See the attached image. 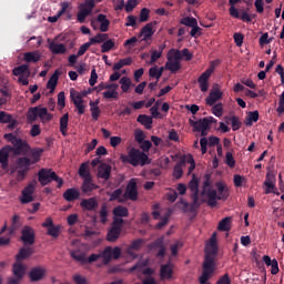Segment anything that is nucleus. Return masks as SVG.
<instances>
[{
	"label": "nucleus",
	"mask_w": 284,
	"mask_h": 284,
	"mask_svg": "<svg viewBox=\"0 0 284 284\" xmlns=\"http://www.w3.org/2000/svg\"><path fill=\"white\" fill-rule=\"evenodd\" d=\"M37 187V181L32 180L28 186H26L22 190V197L20 199V202L26 205V203H32V201H34V197L32 196V194H34V190Z\"/></svg>",
	"instance_id": "9b49d317"
},
{
	"label": "nucleus",
	"mask_w": 284,
	"mask_h": 284,
	"mask_svg": "<svg viewBox=\"0 0 284 284\" xmlns=\"http://www.w3.org/2000/svg\"><path fill=\"white\" fill-rule=\"evenodd\" d=\"M153 247H159L156 256L163 258L165 256V246L163 245V239H158L153 242Z\"/></svg>",
	"instance_id": "a19ab883"
},
{
	"label": "nucleus",
	"mask_w": 284,
	"mask_h": 284,
	"mask_svg": "<svg viewBox=\"0 0 284 284\" xmlns=\"http://www.w3.org/2000/svg\"><path fill=\"white\" fill-rule=\"evenodd\" d=\"M277 112H278V114H284V91L280 95Z\"/></svg>",
	"instance_id": "774afa93"
},
{
	"label": "nucleus",
	"mask_w": 284,
	"mask_h": 284,
	"mask_svg": "<svg viewBox=\"0 0 284 284\" xmlns=\"http://www.w3.org/2000/svg\"><path fill=\"white\" fill-rule=\"evenodd\" d=\"M221 99H223V92H221V90L214 88L209 97L205 99V103L206 105H214L216 103V101H221Z\"/></svg>",
	"instance_id": "aec40b11"
},
{
	"label": "nucleus",
	"mask_w": 284,
	"mask_h": 284,
	"mask_svg": "<svg viewBox=\"0 0 284 284\" xmlns=\"http://www.w3.org/2000/svg\"><path fill=\"white\" fill-rule=\"evenodd\" d=\"M38 181L42 186L49 185V183L55 181L58 189L63 187V179L59 178L52 169H40L38 172Z\"/></svg>",
	"instance_id": "20e7f679"
},
{
	"label": "nucleus",
	"mask_w": 284,
	"mask_h": 284,
	"mask_svg": "<svg viewBox=\"0 0 284 284\" xmlns=\"http://www.w3.org/2000/svg\"><path fill=\"white\" fill-rule=\"evenodd\" d=\"M92 12L83 7H80V11L77 14V19L79 23H85V19L90 17Z\"/></svg>",
	"instance_id": "79ce46f5"
},
{
	"label": "nucleus",
	"mask_w": 284,
	"mask_h": 284,
	"mask_svg": "<svg viewBox=\"0 0 284 284\" xmlns=\"http://www.w3.org/2000/svg\"><path fill=\"white\" fill-rule=\"evenodd\" d=\"M70 256H71V258H73V261H77L78 263H82V265L88 263L85 253H83L81 250L70 251Z\"/></svg>",
	"instance_id": "c756f323"
},
{
	"label": "nucleus",
	"mask_w": 284,
	"mask_h": 284,
	"mask_svg": "<svg viewBox=\"0 0 284 284\" xmlns=\"http://www.w3.org/2000/svg\"><path fill=\"white\" fill-rule=\"evenodd\" d=\"M114 45H115L114 40L108 38L101 45V52L102 53L110 52V50H112Z\"/></svg>",
	"instance_id": "3c124183"
},
{
	"label": "nucleus",
	"mask_w": 284,
	"mask_h": 284,
	"mask_svg": "<svg viewBox=\"0 0 284 284\" xmlns=\"http://www.w3.org/2000/svg\"><path fill=\"white\" fill-rule=\"evenodd\" d=\"M150 19V9L143 8L140 11V23H145Z\"/></svg>",
	"instance_id": "bf43d9fd"
},
{
	"label": "nucleus",
	"mask_w": 284,
	"mask_h": 284,
	"mask_svg": "<svg viewBox=\"0 0 284 284\" xmlns=\"http://www.w3.org/2000/svg\"><path fill=\"white\" fill-rule=\"evenodd\" d=\"M233 39L237 48H241V45H243V40L245 39V36H243V33L236 32L234 33Z\"/></svg>",
	"instance_id": "338daca9"
},
{
	"label": "nucleus",
	"mask_w": 284,
	"mask_h": 284,
	"mask_svg": "<svg viewBox=\"0 0 284 284\" xmlns=\"http://www.w3.org/2000/svg\"><path fill=\"white\" fill-rule=\"evenodd\" d=\"M123 196L126 201H136L139 199V186L136 179H131L129 181Z\"/></svg>",
	"instance_id": "1a4fd4ad"
},
{
	"label": "nucleus",
	"mask_w": 284,
	"mask_h": 284,
	"mask_svg": "<svg viewBox=\"0 0 284 284\" xmlns=\"http://www.w3.org/2000/svg\"><path fill=\"white\" fill-rule=\"evenodd\" d=\"M136 6H139V0H128L124 10L125 12L130 13L134 10V8H136Z\"/></svg>",
	"instance_id": "052dcab7"
},
{
	"label": "nucleus",
	"mask_w": 284,
	"mask_h": 284,
	"mask_svg": "<svg viewBox=\"0 0 284 284\" xmlns=\"http://www.w3.org/2000/svg\"><path fill=\"white\" fill-rule=\"evenodd\" d=\"M100 255H101V258H103V265H110V261H112V247L111 246L105 247Z\"/></svg>",
	"instance_id": "37998d69"
},
{
	"label": "nucleus",
	"mask_w": 284,
	"mask_h": 284,
	"mask_svg": "<svg viewBox=\"0 0 284 284\" xmlns=\"http://www.w3.org/2000/svg\"><path fill=\"white\" fill-rule=\"evenodd\" d=\"M60 74H61V72H59V70H55L54 73L52 74V77L49 79V81L47 83V88H48V90H51V92H54V90L57 88V83H59Z\"/></svg>",
	"instance_id": "f704fd0d"
},
{
	"label": "nucleus",
	"mask_w": 284,
	"mask_h": 284,
	"mask_svg": "<svg viewBox=\"0 0 284 284\" xmlns=\"http://www.w3.org/2000/svg\"><path fill=\"white\" fill-rule=\"evenodd\" d=\"M94 190H99V185L92 182V178L83 180L81 185V192L83 194L87 196H92V192H94Z\"/></svg>",
	"instance_id": "f3484780"
},
{
	"label": "nucleus",
	"mask_w": 284,
	"mask_h": 284,
	"mask_svg": "<svg viewBox=\"0 0 284 284\" xmlns=\"http://www.w3.org/2000/svg\"><path fill=\"white\" fill-rule=\"evenodd\" d=\"M265 185V194H276L277 196L281 194L278 193V189H276V185L273 183V184H270V183H266L264 184Z\"/></svg>",
	"instance_id": "13d9d810"
},
{
	"label": "nucleus",
	"mask_w": 284,
	"mask_h": 284,
	"mask_svg": "<svg viewBox=\"0 0 284 284\" xmlns=\"http://www.w3.org/2000/svg\"><path fill=\"white\" fill-rule=\"evenodd\" d=\"M110 39V36L108 33H98L95 37L90 38L89 42L91 45H94L97 43H103Z\"/></svg>",
	"instance_id": "ea45409f"
},
{
	"label": "nucleus",
	"mask_w": 284,
	"mask_h": 284,
	"mask_svg": "<svg viewBox=\"0 0 284 284\" xmlns=\"http://www.w3.org/2000/svg\"><path fill=\"white\" fill-rule=\"evenodd\" d=\"M45 276V268L41 266H37L31 268L29 272V278L31 283H37L39 281H43V277Z\"/></svg>",
	"instance_id": "a211bd4d"
},
{
	"label": "nucleus",
	"mask_w": 284,
	"mask_h": 284,
	"mask_svg": "<svg viewBox=\"0 0 284 284\" xmlns=\"http://www.w3.org/2000/svg\"><path fill=\"white\" fill-rule=\"evenodd\" d=\"M12 114L7 113L6 111H0V123H11Z\"/></svg>",
	"instance_id": "680f3d73"
},
{
	"label": "nucleus",
	"mask_w": 284,
	"mask_h": 284,
	"mask_svg": "<svg viewBox=\"0 0 284 284\" xmlns=\"http://www.w3.org/2000/svg\"><path fill=\"white\" fill-rule=\"evenodd\" d=\"M47 234L53 239H59V234H61V227L53 224L48 229Z\"/></svg>",
	"instance_id": "6e6d98bb"
},
{
	"label": "nucleus",
	"mask_w": 284,
	"mask_h": 284,
	"mask_svg": "<svg viewBox=\"0 0 284 284\" xmlns=\"http://www.w3.org/2000/svg\"><path fill=\"white\" fill-rule=\"evenodd\" d=\"M95 6H97L95 0H85L84 3L80 4L81 8L90 10V12H92V10H94Z\"/></svg>",
	"instance_id": "69168bd1"
},
{
	"label": "nucleus",
	"mask_w": 284,
	"mask_h": 284,
	"mask_svg": "<svg viewBox=\"0 0 284 284\" xmlns=\"http://www.w3.org/2000/svg\"><path fill=\"white\" fill-rule=\"evenodd\" d=\"M70 98H71V101L74 103V102H81L83 101V93L74 90V89H71L70 91Z\"/></svg>",
	"instance_id": "5fc2aeb1"
},
{
	"label": "nucleus",
	"mask_w": 284,
	"mask_h": 284,
	"mask_svg": "<svg viewBox=\"0 0 284 284\" xmlns=\"http://www.w3.org/2000/svg\"><path fill=\"white\" fill-rule=\"evenodd\" d=\"M4 139L13 145L12 152H14V154H28L30 144H28L26 140L14 135V133L4 134Z\"/></svg>",
	"instance_id": "39448f33"
},
{
	"label": "nucleus",
	"mask_w": 284,
	"mask_h": 284,
	"mask_svg": "<svg viewBox=\"0 0 284 284\" xmlns=\"http://www.w3.org/2000/svg\"><path fill=\"white\" fill-rule=\"evenodd\" d=\"M11 152H12V145H6L0 149V164L2 170H8Z\"/></svg>",
	"instance_id": "2eb2a0df"
},
{
	"label": "nucleus",
	"mask_w": 284,
	"mask_h": 284,
	"mask_svg": "<svg viewBox=\"0 0 284 284\" xmlns=\"http://www.w3.org/2000/svg\"><path fill=\"white\" fill-rule=\"evenodd\" d=\"M163 67L159 68L158 65H154L149 70V77L151 79H156V81H159V79L163 77Z\"/></svg>",
	"instance_id": "4c0bfd02"
},
{
	"label": "nucleus",
	"mask_w": 284,
	"mask_h": 284,
	"mask_svg": "<svg viewBox=\"0 0 284 284\" xmlns=\"http://www.w3.org/2000/svg\"><path fill=\"white\" fill-rule=\"evenodd\" d=\"M80 206L87 212H94L99 207V200L97 197L83 199Z\"/></svg>",
	"instance_id": "dca6fc26"
},
{
	"label": "nucleus",
	"mask_w": 284,
	"mask_h": 284,
	"mask_svg": "<svg viewBox=\"0 0 284 284\" xmlns=\"http://www.w3.org/2000/svg\"><path fill=\"white\" fill-rule=\"evenodd\" d=\"M34 254V250L32 247H22L19 250V253L16 255V261L21 263V261H26V258H30Z\"/></svg>",
	"instance_id": "5701e85b"
},
{
	"label": "nucleus",
	"mask_w": 284,
	"mask_h": 284,
	"mask_svg": "<svg viewBox=\"0 0 284 284\" xmlns=\"http://www.w3.org/2000/svg\"><path fill=\"white\" fill-rule=\"evenodd\" d=\"M62 196L64 201L72 203L73 201L79 200V196H81V192H79V190H77L75 187H71L68 189Z\"/></svg>",
	"instance_id": "4be33fe9"
},
{
	"label": "nucleus",
	"mask_w": 284,
	"mask_h": 284,
	"mask_svg": "<svg viewBox=\"0 0 284 284\" xmlns=\"http://www.w3.org/2000/svg\"><path fill=\"white\" fill-rule=\"evenodd\" d=\"M122 163H129L130 165H133V168H136L138 165H148L150 164L149 156L144 152H141V150L132 148L128 155L122 154L120 156Z\"/></svg>",
	"instance_id": "f03ea898"
},
{
	"label": "nucleus",
	"mask_w": 284,
	"mask_h": 284,
	"mask_svg": "<svg viewBox=\"0 0 284 284\" xmlns=\"http://www.w3.org/2000/svg\"><path fill=\"white\" fill-rule=\"evenodd\" d=\"M202 274L199 278L200 284H210L207 283L212 277V274L216 271V263L210 257L206 256V260L202 264Z\"/></svg>",
	"instance_id": "423d86ee"
},
{
	"label": "nucleus",
	"mask_w": 284,
	"mask_h": 284,
	"mask_svg": "<svg viewBox=\"0 0 284 284\" xmlns=\"http://www.w3.org/2000/svg\"><path fill=\"white\" fill-rule=\"evenodd\" d=\"M26 63H39L41 61V53L39 51H29L23 54Z\"/></svg>",
	"instance_id": "b1692460"
},
{
	"label": "nucleus",
	"mask_w": 284,
	"mask_h": 284,
	"mask_svg": "<svg viewBox=\"0 0 284 284\" xmlns=\"http://www.w3.org/2000/svg\"><path fill=\"white\" fill-rule=\"evenodd\" d=\"M12 273L16 278H23L26 276V265L17 262L12 265Z\"/></svg>",
	"instance_id": "bb28decb"
},
{
	"label": "nucleus",
	"mask_w": 284,
	"mask_h": 284,
	"mask_svg": "<svg viewBox=\"0 0 284 284\" xmlns=\"http://www.w3.org/2000/svg\"><path fill=\"white\" fill-rule=\"evenodd\" d=\"M98 23H100V31L108 32L110 30V20H108V16L100 13L97 17Z\"/></svg>",
	"instance_id": "cd10ccee"
},
{
	"label": "nucleus",
	"mask_w": 284,
	"mask_h": 284,
	"mask_svg": "<svg viewBox=\"0 0 284 284\" xmlns=\"http://www.w3.org/2000/svg\"><path fill=\"white\" fill-rule=\"evenodd\" d=\"M189 190L191 192L192 206L191 210H196L201 207V203L199 202V179L196 175L192 176V180L189 182Z\"/></svg>",
	"instance_id": "6e6552de"
},
{
	"label": "nucleus",
	"mask_w": 284,
	"mask_h": 284,
	"mask_svg": "<svg viewBox=\"0 0 284 284\" xmlns=\"http://www.w3.org/2000/svg\"><path fill=\"white\" fill-rule=\"evenodd\" d=\"M178 207L182 210V212H196V210H192V204L187 203L183 197L176 203Z\"/></svg>",
	"instance_id": "a18cd8bd"
},
{
	"label": "nucleus",
	"mask_w": 284,
	"mask_h": 284,
	"mask_svg": "<svg viewBox=\"0 0 284 284\" xmlns=\"http://www.w3.org/2000/svg\"><path fill=\"white\" fill-rule=\"evenodd\" d=\"M152 28H153V24L148 23L141 29L140 37H143L142 41H148L149 39H152V36L154 34V31L152 30Z\"/></svg>",
	"instance_id": "7c9ffc66"
},
{
	"label": "nucleus",
	"mask_w": 284,
	"mask_h": 284,
	"mask_svg": "<svg viewBox=\"0 0 284 284\" xmlns=\"http://www.w3.org/2000/svg\"><path fill=\"white\" fill-rule=\"evenodd\" d=\"M217 230L220 232H230L232 230V217L227 216L221 220Z\"/></svg>",
	"instance_id": "72a5a7b5"
},
{
	"label": "nucleus",
	"mask_w": 284,
	"mask_h": 284,
	"mask_svg": "<svg viewBox=\"0 0 284 284\" xmlns=\"http://www.w3.org/2000/svg\"><path fill=\"white\" fill-rule=\"evenodd\" d=\"M180 23L182 26H186L187 28H193V26H196L199 21L196 20V18L185 17L181 19Z\"/></svg>",
	"instance_id": "8fccbe9b"
},
{
	"label": "nucleus",
	"mask_w": 284,
	"mask_h": 284,
	"mask_svg": "<svg viewBox=\"0 0 284 284\" xmlns=\"http://www.w3.org/2000/svg\"><path fill=\"white\" fill-rule=\"evenodd\" d=\"M113 215L123 219L130 216V211L123 205H118L113 209Z\"/></svg>",
	"instance_id": "e433bc0d"
},
{
	"label": "nucleus",
	"mask_w": 284,
	"mask_h": 284,
	"mask_svg": "<svg viewBox=\"0 0 284 284\" xmlns=\"http://www.w3.org/2000/svg\"><path fill=\"white\" fill-rule=\"evenodd\" d=\"M90 108H91V114H92V119L94 121H99V115L101 114V110L99 109V101L97 102H90L89 103Z\"/></svg>",
	"instance_id": "c03bdc74"
},
{
	"label": "nucleus",
	"mask_w": 284,
	"mask_h": 284,
	"mask_svg": "<svg viewBox=\"0 0 284 284\" xmlns=\"http://www.w3.org/2000/svg\"><path fill=\"white\" fill-rule=\"evenodd\" d=\"M225 163L229 165V168H236V161L234 160L232 152H226Z\"/></svg>",
	"instance_id": "0e129e2a"
},
{
	"label": "nucleus",
	"mask_w": 284,
	"mask_h": 284,
	"mask_svg": "<svg viewBox=\"0 0 284 284\" xmlns=\"http://www.w3.org/2000/svg\"><path fill=\"white\" fill-rule=\"evenodd\" d=\"M173 274H174V268L172 267V263H166L161 265L160 277L162 281H170Z\"/></svg>",
	"instance_id": "412c9836"
},
{
	"label": "nucleus",
	"mask_w": 284,
	"mask_h": 284,
	"mask_svg": "<svg viewBox=\"0 0 284 284\" xmlns=\"http://www.w3.org/2000/svg\"><path fill=\"white\" fill-rule=\"evenodd\" d=\"M230 121H231L233 132H236V131L241 130V125H243V123L241 122L239 116L232 115L230 118Z\"/></svg>",
	"instance_id": "603ef678"
},
{
	"label": "nucleus",
	"mask_w": 284,
	"mask_h": 284,
	"mask_svg": "<svg viewBox=\"0 0 284 284\" xmlns=\"http://www.w3.org/2000/svg\"><path fill=\"white\" fill-rule=\"evenodd\" d=\"M215 186L217 191L214 189H207L206 191L207 205L210 207H216V201H227V199H230V187H227V185L223 182H216Z\"/></svg>",
	"instance_id": "f257e3e1"
},
{
	"label": "nucleus",
	"mask_w": 284,
	"mask_h": 284,
	"mask_svg": "<svg viewBox=\"0 0 284 284\" xmlns=\"http://www.w3.org/2000/svg\"><path fill=\"white\" fill-rule=\"evenodd\" d=\"M98 179H102V181H110V178L112 176V165L102 162L98 166Z\"/></svg>",
	"instance_id": "4468645a"
},
{
	"label": "nucleus",
	"mask_w": 284,
	"mask_h": 284,
	"mask_svg": "<svg viewBox=\"0 0 284 284\" xmlns=\"http://www.w3.org/2000/svg\"><path fill=\"white\" fill-rule=\"evenodd\" d=\"M212 72H214V69L209 68L205 72H203L199 79L197 83L200 85L201 92H207L210 90V78L212 77Z\"/></svg>",
	"instance_id": "ddd939ff"
},
{
	"label": "nucleus",
	"mask_w": 284,
	"mask_h": 284,
	"mask_svg": "<svg viewBox=\"0 0 284 284\" xmlns=\"http://www.w3.org/2000/svg\"><path fill=\"white\" fill-rule=\"evenodd\" d=\"M37 119H40L42 123H48V121H52V113L48 112L47 108L33 106L29 108L27 113L28 123H34Z\"/></svg>",
	"instance_id": "7ed1b4c3"
},
{
	"label": "nucleus",
	"mask_w": 284,
	"mask_h": 284,
	"mask_svg": "<svg viewBox=\"0 0 284 284\" xmlns=\"http://www.w3.org/2000/svg\"><path fill=\"white\" fill-rule=\"evenodd\" d=\"M166 70L175 74L181 70V62L179 60H169L165 64Z\"/></svg>",
	"instance_id": "58836bf2"
},
{
	"label": "nucleus",
	"mask_w": 284,
	"mask_h": 284,
	"mask_svg": "<svg viewBox=\"0 0 284 284\" xmlns=\"http://www.w3.org/2000/svg\"><path fill=\"white\" fill-rule=\"evenodd\" d=\"M103 99H119V92L116 90H108L102 93Z\"/></svg>",
	"instance_id": "e2e57ef3"
},
{
	"label": "nucleus",
	"mask_w": 284,
	"mask_h": 284,
	"mask_svg": "<svg viewBox=\"0 0 284 284\" xmlns=\"http://www.w3.org/2000/svg\"><path fill=\"white\" fill-rule=\"evenodd\" d=\"M30 165H32V160L29 158H19L17 160V181H23L26 179V174L30 171Z\"/></svg>",
	"instance_id": "0eeeda50"
},
{
	"label": "nucleus",
	"mask_w": 284,
	"mask_h": 284,
	"mask_svg": "<svg viewBox=\"0 0 284 284\" xmlns=\"http://www.w3.org/2000/svg\"><path fill=\"white\" fill-rule=\"evenodd\" d=\"M79 176L85 181V179H92L90 171L88 170V163H82L79 168Z\"/></svg>",
	"instance_id": "49530a36"
},
{
	"label": "nucleus",
	"mask_w": 284,
	"mask_h": 284,
	"mask_svg": "<svg viewBox=\"0 0 284 284\" xmlns=\"http://www.w3.org/2000/svg\"><path fill=\"white\" fill-rule=\"evenodd\" d=\"M138 123L144 125L146 130H152V116L146 114H140L136 119Z\"/></svg>",
	"instance_id": "c9c22d12"
},
{
	"label": "nucleus",
	"mask_w": 284,
	"mask_h": 284,
	"mask_svg": "<svg viewBox=\"0 0 284 284\" xmlns=\"http://www.w3.org/2000/svg\"><path fill=\"white\" fill-rule=\"evenodd\" d=\"M190 125L193 128V132H201V136H207V130H210L207 119L203 118L197 121L191 119Z\"/></svg>",
	"instance_id": "9d476101"
},
{
	"label": "nucleus",
	"mask_w": 284,
	"mask_h": 284,
	"mask_svg": "<svg viewBox=\"0 0 284 284\" xmlns=\"http://www.w3.org/2000/svg\"><path fill=\"white\" fill-rule=\"evenodd\" d=\"M211 108H212V114H214V116H217V118L223 116V103L213 104Z\"/></svg>",
	"instance_id": "4d7b16f0"
},
{
	"label": "nucleus",
	"mask_w": 284,
	"mask_h": 284,
	"mask_svg": "<svg viewBox=\"0 0 284 284\" xmlns=\"http://www.w3.org/2000/svg\"><path fill=\"white\" fill-rule=\"evenodd\" d=\"M119 236H121V229L111 226L106 234V241H109V243H114Z\"/></svg>",
	"instance_id": "2f4dec72"
},
{
	"label": "nucleus",
	"mask_w": 284,
	"mask_h": 284,
	"mask_svg": "<svg viewBox=\"0 0 284 284\" xmlns=\"http://www.w3.org/2000/svg\"><path fill=\"white\" fill-rule=\"evenodd\" d=\"M21 241L24 245H34V230L30 226H26L22 230Z\"/></svg>",
	"instance_id": "6ab92c4d"
},
{
	"label": "nucleus",
	"mask_w": 284,
	"mask_h": 284,
	"mask_svg": "<svg viewBox=\"0 0 284 284\" xmlns=\"http://www.w3.org/2000/svg\"><path fill=\"white\" fill-rule=\"evenodd\" d=\"M121 90L122 92H130V88L132 85V80L128 77H123L120 79Z\"/></svg>",
	"instance_id": "09e8293b"
},
{
	"label": "nucleus",
	"mask_w": 284,
	"mask_h": 284,
	"mask_svg": "<svg viewBox=\"0 0 284 284\" xmlns=\"http://www.w3.org/2000/svg\"><path fill=\"white\" fill-rule=\"evenodd\" d=\"M13 77H30V64H21L12 70Z\"/></svg>",
	"instance_id": "a878e982"
},
{
	"label": "nucleus",
	"mask_w": 284,
	"mask_h": 284,
	"mask_svg": "<svg viewBox=\"0 0 284 284\" xmlns=\"http://www.w3.org/2000/svg\"><path fill=\"white\" fill-rule=\"evenodd\" d=\"M41 154H43V149H37L31 152V165L41 161Z\"/></svg>",
	"instance_id": "de8ad7c7"
},
{
	"label": "nucleus",
	"mask_w": 284,
	"mask_h": 284,
	"mask_svg": "<svg viewBox=\"0 0 284 284\" xmlns=\"http://www.w3.org/2000/svg\"><path fill=\"white\" fill-rule=\"evenodd\" d=\"M49 50L52 54H65L68 48L63 43H55L54 41L49 43Z\"/></svg>",
	"instance_id": "393cba45"
},
{
	"label": "nucleus",
	"mask_w": 284,
	"mask_h": 284,
	"mask_svg": "<svg viewBox=\"0 0 284 284\" xmlns=\"http://www.w3.org/2000/svg\"><path fill=\"white\" fill-rule=\"evenodd\" d=\"M183 168H185V156L181 158L173 169L174 179H181L183 176Z\"/></svg>",
	"instance_id": "c85d7f7f"
},
{
	"label": "nucleus",
	"mask_w": 284,
	"mask_h": 284,
	"mask_svg": "<svg viewBox=\"0 0 284 284\" xmlns=\"http://www.w3.org/2000/svg\"><path fill=\"white\" fill-rule=\"evenodd\" d=\"M257 121H258V111L248 112V115L246 119V125H252L253 123H256Z\"/></svg>",
	"instance_id": "864d4df0"
},
{
	"label": "nucleus",
	"mask_w": 284,
	"mask_h": 284,
	"mask_svg": "<svg viewBox=\"0 0 284 284\" xmlns=\"http://www.w3.org/2000/svg\"><path fill=\"white\" fill-rule=\"evenodd\" d=\"M217 252H219V246L216 245V233H213L205 248L204 261H206L209 256V258H212L213 263H215L214 257L216 256Z\"/></svg>",
	"instance_id": "f8f14e48"
},
{
	"label": "nucleus",
	"mask_w": 284,
	"mask_h": 284,
	"mask_svg": "<svg viewBox=\"0 0 284 284\" xmlns=\"http://www.w3.org/2000/svg\"><path fill=\"white\" fill-rule=\"evenodd\" d=\"M70 121V115L68 113L60 118V132L62 136H68V123Z\"/></svg>",
	"instance_id": "473e14b6"
}]
</instances>
